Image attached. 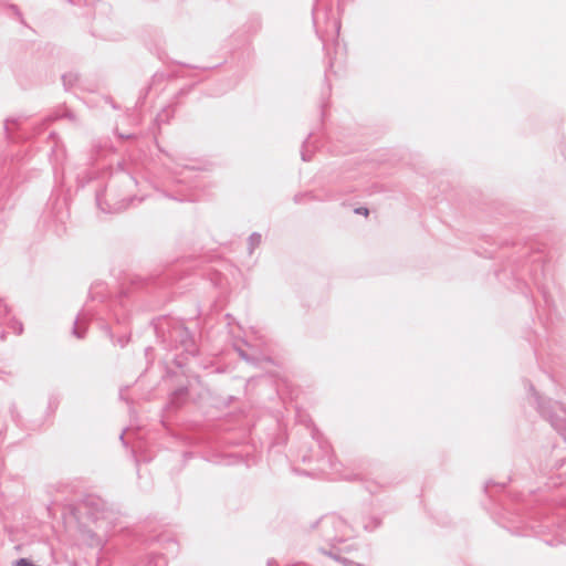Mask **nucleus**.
<instances>
[{
  "mask_svg": "<svg viewBox=\"0 0 566 566\" xmlns=\"http://www.w3.org/2000/svg\"><path fill=\"white\" fill-rule=\"evenodd\" d=\"M356 212L359 214H363L364 217H367L369 213L367 208H358V209H356Z\"/></svg>",
  "mask_w": 566,
  "mask_h": 566,
  "instance_id": "f257e3e1",
  "label": "nucleus"
}]
</instances>
